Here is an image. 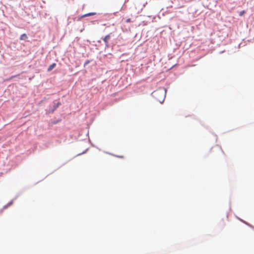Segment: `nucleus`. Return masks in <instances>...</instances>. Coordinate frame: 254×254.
<instances>
[{
  "label": "nucleus",
  "instance_id": "nucleus-8",
  "mask_svg": "<svg viewBox=\"0 0 254 254\" xmlns=\"http://www.w3.org/2000/svg\"><path fill=\"white\" fill-rule=\"evenodd\" d=\"M131 21V19L130 18H128L126 20V22L127 23H128V22H130Z\"/></svg>",
  "mask_w": 254,
  "mask_h": 254
},
{
  "label": "nucleus",
  "instance_id": "nucleus-4",
  "mask_svg": "<svg viewBox=\"0 0 254 254\" xmlns=\"http://www.w3.org/2000/svg\"><path fill=\"white\" fill-rule=\"evenodd\" d=\"M28 38V37L26 34H23L20 36V39L21 40H25Z\"/></svg>",
  "mask_w": 254,
  "mask_h": 254
},
{
  "label": "nucleus",
  "instance_id": "nucleus-3",
  "mask_svg": "<svg viewBox=\"0 0 254 254\" xmlns=\"http://www.w3.org/2000/svg\"><path fill=\"white\" fill-rule=\"evenodd\" d=\"M56 66V64L55 63H53L51 65L49 66V67L48 68V71H51L55 66Z\"/></svg>",
  "mask_w": 254,
  "mask_h": 254
},
{
  "label": "nucleus",
  "instance_id": "nucleus-1",
  "mask_svg": "<svg viewBox=\"0 0 254 254\" xmlns=\"http://www.w3.org/2000/svg\"><path fill=\"white\" fill-rule=\"evenodd\" d=\"M154 98L160 103L164 101L165 97V92L163 88L156 90L153 92Z\"/></svg>",
  "mask_w": 254,
  "mask_h": 254
},
{
  "label": "nucleus",
  "instance_id": "nucleus-2",
  "mask_svg": "<svg viewBox=\"0 0 254 254\" xmlns=\"http://www.w3.org/2000/svg\"><path fill=\"white\" fill-rule=\"evenodd\" d=\"M110 38H111L110 34H109V35L106 36L103 38V41L105 42L106 46H108V42H109V40L110 39Z\"/></svg>",
  "mask_w": 254,
  "mask_h": 254
},
{
  "label": "nucleus",
  "instance_id": "nucleus-6",
  "mask_svg": "<svg viewBox=\"0 0 254 254\" xmlns=\"http://www.w3.org/2000/svg\"><path fill=\"white\" fill-rule=\"evenodd\" d=\"M61 105L60 102H58L56 105L54 106L53 109L52 110L51 112H53L57 108Z\"/></svg>",
  "mask_w": 254,
  "mask_h": 254
},
{
  "label": "nucleus",
  "instance_id": "nucleus-7",
  "mask_svg": "<svg viewBox=\"0 0 254 254\" xmlns=\"http://www.w3.org/2000/svg\"><path fill=\"white\" fill-rule=\"evenodd\" d=\"M245 13V10H242V11H241L240 12L239 15H240V16H242V15H243Z\"/></svg>",
  "mask_w": 254,
  "mask_h": 254
},
{
  "label": "nucleus",
  "instance_id": "nucleus-9",
  "mask_svg": "<svg viewBox=\"0 0 254 254\" xmlns=\"http://www.w3.org/2000/svg\"><path fill=\"white\" fill-rule=\"evenodd\" d=\"M88 63H89V61L87 62L86 63V64H87Z\"/></svg>",
  "mask_w": 254,
  "mask_h": 254
},
{
  "label": "nucleus",
  "instance_id": "nucleus-5",
  "mask_svg": "<svg viewBox=\"0 0 254 254\" xmlns=\"http://www.w3.org/2000/svg\"><path fill=\"white\" fill-rule=\"evenodd\" d=\"M94 14H95V13H93V12L88 13L85 14L84 15H81L80 18H83V17H85L93 15Z\"/></svg>",
  "mask_w": 254,
  "mask_h": 254
}]
</instances>
